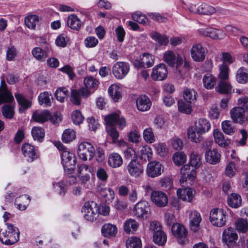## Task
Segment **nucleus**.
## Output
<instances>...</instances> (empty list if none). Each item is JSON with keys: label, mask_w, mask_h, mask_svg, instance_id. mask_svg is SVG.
Masks as SVG:
<instances>
[{"label": "nucleus", "mask_w": 248, "mask_h": 248, "mask_svg": "<svg viewBox=\"0 0 248 248\" xmlns=\"http://www.w3.org/2000/svg\"><path fill=\"white\" fill-rule=\"evenodd\" d=\"M210 220L214 226L222 227L226 221V212L221 208H214L210 212Z\"/></svg>", "instance_id": "1"}, {"label": "nucleus", "mask_w": 248, "mask_h": 248, "mask_svg": "<svg viewBox=\"0 0 248 248\" xmlns=\"http://www.w3.org/2000/svg\"><path fill=\"white\" fill-rule=\"evenodd\" d=\"M78 155L82 160H91L94 156V148L90 143L83 142L78 146Z\"/></svg>", "instance_id": "2"}, {"label": "nucleus", "mask_w": 248, "mask_h": 248, "mask_svg": "<svg viewBox=\"0 0 248 248\" xmlns=\"http://www.w3.org/2000/svg\"><path fill=\"white\" fill-rule=\"evenodd\" d=\"M171 232L181 244L184 245L188 243V232L183 225L178 223L173 224L171 226Z\"/></svg>", "instance_id": "3"}, {"label": "nucleus", "mask_w": 248, "mask_h": 248, "mask_svg": "<svg viewBox=\"0 0 248 248\" xmlns=\"http://www.w3.org/2000/svg\"><path fill=\"white\" fill-rule=\"evenodd\" d=\"M98 211V208L93 201L85 202L82 208L84 217L87 220L90 221H93L95 219Z\"/></svg>", "instance_id": "4"}, {"label": "nucleus", "mask_w": 248, "mask_h": 248, "mask_svg": "<svg viewBox=\"0 0 248 248\" xmlns=\"http://www.w3.org/2000/svg\"><path fill=\"white\" fill-rule=\"evenodd\" d=\"M151 201L158 207H164L168 203V198L166 193L160 191H153L150 194Z\"/></svg>", "instance_id": "5"}, {"label": "nucleus", "mask_w": 248, "mask_h": 248, "mask_svg": "<svg viewBox=\"0 0 248 248\" xmlns=\"http://www.w3.org/2000/svg\"><path fill=\"white\" fill-rule=\"evenodd\" d=\"M130 69L128 63L124 62H116L112 67V73L114 77L117 79L124 78L129 72Z\"/></svg>", "instance_id": "6"}, {"label": "nucleus", "mask_w": 248, "mask_h": 248, "mask_svg": "<svg viewBox=\"0 0 248 248\" xmlns=\"http://www.w3.org/2000/svg\"><path fill=\"white\" fill-rule=\"evenodd\" d=\"M6 225L8 232H0V241L6 245H14L16 243L15 236L13 234L15 231L14 225L10 223H7Z\"/></svg>", "instance_id": "7"}, {"label": "nucleus", "mask_w": 248, "mask_h": 248, "mask_svg": "<svg viewBox=\"0 0 248 248\" xmlns=\"http://www.w3.org/2000/svg\"><path fill=\"white\" fill-rule=\"evenodd\" d=\"M149 205L146 201H140L134 206V215L140 219H146L149 215Z\"/></svg>", "instance_id": "8"}, {"label": "nucleus", "mask_w": 248, "mask_h": 248, "mask_svg": "<svg viewBox=\"0 0 248 248\" xmlns=\"http://www.w3.org/2000/svg\"><path fill=\"white\" fill-rule=\"evenodd\" d=\"M206 51V49L200 44L193 45L190 49L191 57L197 62H202L204 60Z\"/></svg>", "instance_id": "9"}, {"label": "nucleus", "mask_w": 248, "mask_h": 248, "mask_svg": "<svg viewBox=\"0 0 248 248\" xmlns=\"http://www.w3.org/2000/svg\"><path fill=\"white\" fill-rule=\"evenodd\" d=\"M232 119L235 123L246 125L248 124V116L240 108L234 107L230 110Z\"/></svg>", "instance_id": "10"}, {"label": "nucleus", "mask_w": 248, "mask_h": 248, "mask_svg": "<svg viewBox=\"0 0 248 248\" xmlns=\"http://www.w3.org/2000/svg\"><path fill=\"white\" fill-rule=\"evenodd\" d=\"M90 94V91L84 88H82L79 90H72L70 101L74 105H79L81 104V98H86Z\"/></svg>", "instance_id": "11"}, {"label": "nucleus", "mask_w": 248, "mask_h": 248, "mask_svg": "<svg viewBox=\"0 0 248 248\" xmlns=\"http://www.w3.org/2000/svg\"><path fill=\"white\" fill-rule=\"evenodd\" d=\"M107 124V127H113L114 125L118 124L120 129H123L126 125L125 120L117 113H111L107 115L105 118Z\"/></svg>", "instance_id": "12"}, {"label": "nucleus", "mask_w": 248, "mask_h": 248, "mask_svg": "<svg viewBox=\"0 0 248 248\" xmlns=\"http://www.w3.org/2000/svg\"><path fill=\"white\" fill-rule=\"evenodd\" d=\"M62 160L65 170H73L76 161L74 154L69 151L64 150L62 154Z\"/></svg>", "instance_id": "13"}, {"label": "nucleus", "mask_w": 248, "mask_h": 248, "mask_svg": "<svg viewBox=\"0 0 248 248\" xmlns=\"http://www.w3.org/2000/svg\"><path fill=\"white\" fill-rule=\"evenodd\" d=\"M168 70L166 65L163 63H160L153 68L151 74V78L154 80L161 81L167 77Z\"/></svg>", "instance_id": "14"}, {"label": "nucleus", "mask_w": 248, "mask_h": 248, "mask_svg": "<svg viewBox=\"0 0 248 248\" xmlns=\"http://www.w3.org/2000/svg\"><path fill=\"white\" fill-rule=\"evenodd\" d=\"M14 100L12 93L7 89L4 80H1L0 85V105L11 103Z\"/></svg>", "instance_id": "15"}, {"label": "nucleus", "mask_w": 248, "mask_h": 248, "mask_svg": "<svg viewBox=\"0 0 248 248\" xmlns=\"http://www.w3.org/2000/svg\"><path fill=\"white\" fill-rule=\"evenodd\" d=\"M199 32L201 34L213 39H222L225 36V33L222 31L212 28L200 29Z\"/></svg>", "instance_id": "16"}, {"label": "nucleus", "mask_w": 248, "mask_h": 248, "mask_svg": "<svg viewBox=\"0 0 248 248\" xmlns=\"http://www.w3.org/2000/svg\"><path fill=\"white\" fill-rule=\"evenodd\" d=\"M238 236L235 231L232 228L225 230L222 236L223 242L229 247L235 245Z\"/></svg>", "instance_id": "17"}, {"label": "nucleus", "mask_w": 248, "mask_h": 248, "mask_svg": "<svg viewBox=\"0 0 248 248\" xmlns=\"http://www.w3.org/2000/svg\"><path fill=\"white\" fill-rule=\"evenodd\" d=\"M129 174L133 177L140 176L143 171V168L136 159H132L126 167Z\"/></svg>", "instance_id": "18"}, {"label": "nucleus", "mask_w": 248, "mask_h": 248, "mask_svg": "<svg viewBox=\"0 0 248 248\" xmlns=\"http://www.w3.org/2000/svg\"><path fill=\"white\" fill-rule=\"evenodd\" d=\"M16 101L18 105V111L20 114H25L27 110L31 107V102L21 94H16Z\"/></svg>", "instance_id": "19"}, {"label": "nucleus", "mask_w": 248, "mask_h": 248, "mask_svg": "<svg viewBox=\"0 0 248 248\" xmlns=\"http://www.w3.org/2000/svg\"><path fill=\"white\" fill-rule=\"evenodd\" d=\"M151 105L152 102L146 95H140L136 100L137 108L140 111L144 112L149 110Z\"/></svg>", "instance_id": "20"}, {"label": "nucleus", "mask_w": 248, "mask_h": 248, "mask_svg": "<svg viewBox=\"0 0 248 248\" xmlns=\"http://www.w3.org/2000/svg\"><path fill=\"white\" fill-rule=\"evenodd\" d=\"M162 171V166L159 162L153 161L148 164L147 172L149 176L153 178L158 176L161 174Z\"/></svg>", "instance_id": "21"}, {"label": "nucleus", "mask_w": 248, "mask_h": 248, "mask_svg": "<svg viewBox=\"0 0 248 248\" xmlns=\"http://www.w3.org/2000/svg\"><path fill=\"white\" fill-rule=\"evenodd\" d=\"M181 174L182 176L180 182L181 184L186 182L187 179L190 181L193 180L196 175L195 170L193 169L190 170L189 165H185L182 167L181 170Z\"/></svg>", "instance_id": "22"}, {"label": "nucleus", "mask_w": 248, "mask_h": 248, "mask_svg": "<svg viewBox=\"0 0 248 248\" xmlns=\"http://www.w3.org/2000/svg\"><path fill=\"white\" fill-rule=\"evenodd\" d=\"M189 221L191 229L194 232H197L199 229L200 223L202 221L200 214L196 211H191L189 216Z\"/></svg>", "instance_id": "23"}, {"label": "nucleus", "mask_w": 248, "mask_h": 248, "mask_svg": "<svg viewBox=\"0 0 248 248\" xmlns=\"http://www.w3.org/2000/svg\"><path fill=\"white\" fill-rule=\"evenodd\" d=\"M194 194V190L191 188L179 189L177 190V194L179 199L189 202L192 201Z\"/></svg>", "instance_id": "24"}, {"label": "nucleus", "mask_w": 248, "mask_h": 248, "mask_svg": "<svg viewBox=\"0 0 248 248\" xmlns=\"http://www.w3.org/2000/svg\"><path fill=\"white\" fill-rule=\"evenodd\" d=\"M21 150L24 155L28 158L29 161H33L37 158L34 147L31 144L28 143L23 144Z\"/></svg>", "instance_id": "25"}, {"label": "nucleus", "mask_w": 248, "mask_h": 248, "mask_svg": "<svg viewBox=\"0 0 248 248\" xmlns=\"http://www.w3.org/2000/svg\"><path fill=\"white\" fill-rule=\"evenodd\" d=\"M188 139L192 142L198 143L202 140V134L194 125L187 130Z\"/></svg>", "instance_id": "26"}, {"label": "nucleus", "mask_w": 248, "mask_h": 248, "mask_svg": "<svg viewBox=\"0 0 248 248\" xmlns=\"http://www.w3.org/2000/svg\"><path fill=\"white\" fill-rule=\"evenodd\" d=\"M221 155L216 149L209 150L205 153V158L206 161L211 164H216L219 162Z\"/></svg>", "instance_id": "27"}, {"label": "nucleus", "mask_w": 248, "mask_h": 248, "mask_svg": "<svg viewBox=\"0 0 248 248\" xmlns=\"http://www.w3.org/2000/svg\"><path fill=\"white\" fill-rule=\"evenodd\" d=\"M213 136L216 143L222 147H226L230 143V140L225 139L223 133L217 129L214 130Z\"/></svg>", "instance_id": "28"}, {"label": "nucleus", "mask_w": 248, "mask_h": 248, "mask_svg": "<svg viewBox=\"0 0 248 248\" xmlns=\"http://www.w3.org/2000/svg\"><path fill=\"white\" fill-rule=\"evenodd\" d=\"M102 235L106 237L115 236L117 233V228L113 224L110 223L105 224L101 229Z\"/></svg>", "instance_id": "29"}, {"label": "nucleus", "mask_w": 248, "mask_h": 248, "mask_svg": "<svg viewBox=\"0 0 248 248\" xmlns=\"http://www.w3.org/2000/svg\"><path fill=\"white\" fill-rule=\"evenodd\" d=\"M179 57L182 56L171 50H169L164 53L163 60L170 66H174L175 64L177 63Z\"/></svg>", "instance_id": "30"}, {"label": "nucleus", "mask_w": 248, "mask_h": 248, "mask_svg": "<svg viewBox=\"0 0 248 248\" xmlns=\"http://www.w3.org/2000/svg\"><path fill=\"white\" fill-rule=\"evenodd\" d=\"M83 23L75 15L72 14L68 16L67 19V26L74 30H79Z\"/></svg>", "instance_id": "31"}, {"label": "nucleus", "mask_w": 248, "mask_h": 248, "mask_svg": "<svg viewBox=\"0 0 248 248\" xmlns=\"http://www.w3.org/2000/svg\"><path fill=\"white\" fill-rule=\"evenodd\" d=\"M194 126L202 134L208 132L211 128V124L208 120L204 118L199 119L195 122Z\"/></svg>", "instance_id": "32"}, {"label": "nucleus", "mask_w": 248, "mask_h": 248, "mask_svg": "<svg viewBox=\"0 0 248 248\" xmlns=\"http://www.w3.org/2000/svg\"><path fill=\"white\" fill-rule=\"evenodd\" d=\"M123 162L122 157L118 153H113L108 156V164L112 168H118L123 164Z\"/></svg>", "instance_id": "33"}, {"label": "nucleus", "mask_w": 248, "mask_h": 248, "mask_svg": "<svg viewBox=\"0 0 248 248\" xmlns=\"http://www.w3.org/2000/svg\"><path fill=\"white\" fill-rule=\"evenodd\" d=\"M50 116V112L47 110L35 111L33 113L32 119L36 122L44 123L48 120Z\"/></svg>", "instance_id": "34"}, {"label": "nucleus", "mask_w": 248, "mask_h": 248, "mask_svg": "<svg viewBox=\"0 0 248 248\" xmlns=\"http://www.w3.org/2000/svg\"><path fill=\"white\" fill-rule=\"evenodd\" d=\"M106 202H109L114 198V192L109 187H100L98 190Z\"/></svg>", "instance_id": "35"}, {"label": "nucleus", "mask_w": 248, "mask_h": 248, "mask_svg": "<svg viewBox=\"0 0 248 248\" xmlns=\"http://www.w3.org/2000/svg\"><path fill=\"white\" fill-rule=\"evenodd\" d=\"M40 20L39 16L36 15H30L25 18V25L29 29L35 30Z\"/></svg>", "instance_id": "36"}, {"label": "nucleus", "mask_w": 248, "mask_h": 248, "mask_svg": "<svg viewBox=\"0 0 248 248\" xmlns=\"http://www.w3.org/2000/svg\"><path fill=\"white\" fill-rule=\"evenodd\" d=\"M202 82L203 87L205 89L211 90L216 84L217 78L211 74H206L203 77Z\"/></svg>", "instance_id": "37"}, {"label": "nucleus", "mask_w": 248, "mask_h": 248, "mask_svg": "<svg viewBox=\"0 0 248 248\" xmlns=\"http://www.w3.org/2000/svg\"><path fill=\"white\" fill-rule=\"evenodd\" d=\"M232 86L227 81V80H219V82L216 87L217 92L222 94H231L232 93Z\"/></svg>", "instance_id": "38"}, {"label": "nucleus", "mask_w": 248, "mask_h": 248, "mask_svg": "<svg viewBox=\"0 0 248 248\" xmlns=\"http://www.w3.org/2000/svg\"><path fill=\"white\" fill-rule=\"evenodd\" d=\"M139 225L138 223L133 219H127L124 224V229L126 233H133L137 231Z\"/></svg>", "instance_id": "39"}, {"label": "nucleus", "mask_w": 248, "mask_h": 248, "mask_svg": "<svg viewBox=\"0 0 248 248\" xmlns=\"http://www.w3.org/2000/svg\"><path fill=\"white\" fill-rule=\"evenodd\" d=\"M227 202L230 207L236 208L241 204V198L237 194L232 193L228 195Z\"/></svg>", "instance_id": "40"}, {"label": "nucleus", "mask_w": 248, "mask_h": 248, "mask_svg": "<svg viewBox=\"0 0 248 248\" xmlns=\"http://www.w3.org/2000/svg\"><path fill=\"white\" fill-rule=\"evenodd\" d=\"M197 93L193 89H186L184 91L183 97L184 100L187 103H194L197 99Z\"/></svg>", "instance_id": "41"}, {"label": "nucleus", "mask_w": 248, "mask_h": 248, "mask_svg": "<svg viewBox=\"0 0 248 248\" xmlns=\"http://www.w3.org/2000/svg\"><path fill=\"white\" fill-rule=\"evenodd\" d=\"M167 235L163 231L155 232L153 235L154 242L159 246H163L167 241Z\"/></svg>", "instance_id": "42"}, {"label": "nucleus", "mask_w": 248, "mask_h": 248, "mask_svg": "<svg viewBox=\"0 0 248 248\" xmlns=\"http://www.w3.org/2000/svg\"><path fill=\"white\" fill-rule=\"evenodd\" d=\"M1 113L5 118H13L15 115L14 106L9 104L4 105L1 107Z\"/></svg>", "instance_id": "43"}, {"label": "nucleus", "mask_w": 248, "mask_h": 248, "mask_svg": "<svg viewBox=\"0 0 248 248\" xmlns=\"http://www.w3.org/2000/svg\"><path fill=\"white\" fill-rule=\"evenodd\" d=\"M108 93L115 102L117 101L121 97L120 88L116 84L111 85L108 88Z\"/></svg>", "instance_id": "44"}, {"label": "nucleus", "mask_w": 248, "mask_h": 248, "mask_svg": "<svg viewBox=\"0 0 248 248\" xmlns=\"http://www.w3.org/2000/svg\"><path fill=\"white\" fill-rule=\"evenodd\" d=\"M236 78L240 83H247L248 81V73L247 72V69L244 67L239 69L237 72Z\"/></svg>", "instance_id": "45"}, {"label": "nucleus", "mask_w": 248, "mask_h": 248, "mask_svg": "<svg viewBox=\"0 0 248 248\" xmlns=\"http://www.w3.org/2000/svg\"><path fill=\"white\" fill-rule=\"evenodd\" d=\"M127 248H141V240L137 237L128 238L126 241Z\"/></svg>", "instance_id": "46"}, {"label": "nucleus", "mask_w": 248, "mask_h": 248, "mask_svg": "<svg viewBox=\"0 0 248 248\" xmlns=\"http://www.w3.org/2000/svg\"><path fill=\"white\" fill-rule=\"evenodd\" d=\"M221 126L223 131L227 135H232L235 132V128L230 121H223Z\"/></svg>", "instance_id": "47"}, {"label": "nucleus", "mask_w": 248, "mask_h": 248, "mask_svg": "<svg viewBox=\"0 0 248 248\" xmlns=\"http://www.w3.org/2000/svg\"><path fill=\"white\" fill-rule=\"evenodd\" d=\"M52 95L47 92L41 93L38 96V100L41 105L44 104L46 107L51 106Z\"/></svg>", "instance_id": "48"}, {"label": "nucleus", "mask_w": 248, "mask_h": 248, "mask_svg": "<svg viewBox=\"0 0 248 248\" xmlns=\"http://www.w3.org/2000/svg\"><path fill=\"white\" fill-rule=\"evenodd\" d=\"M76 137L75 131L71 129L65 130L62 135V140L65 143H68L75 139Z\"/></svg>", "instance_id": "49"}, {"label": "nucleus", "mask_w": 248, "mask_h": 248, "mask_svg": "<svg viewBox=\"0 0 248 248\" xmlns=\"http://www.w3.org/2000/svg\"><path fill=\"white\" fill-rule=\"evenodd\" d=\"M31 133L34 140L40 142L42 141L45 136L44 130L40 127H33Z\"/></svg>", "instance_id": "50"}, {"label": "nucleus", "mask_w": 248, "mask_h": 248, "mask_svg": "<svg viewBox=\"0 0 248 248\" xmlns=\"http://www.w3.org/2000/svg\"><path fill=\"white\" fill-rule=\"evenodd\" d=\"M178 110L182 113L189 114L191 112L192 107L190 103L180 100L178 103Z\"/></svg>", "instance_id": "51"}, {"label": "nucleus", "mask_w": 248, "mask_h": 248, "mask_svg": "<svg viewBox=\"0 0 248 248\" xmlns=\"http://www.w3.org/2000/svg\"><path fill=\"white\" fill-rule=\"evenodd\" d=\"M236 229L241 232H246L248 231V222L246 219L239 218L235 222Z\"/></svg>", "instance_id": "52"}, {"label": "nucleus", "mask_w": 248, "mask_h": 248, "mask_svg": "<svg viewBox=\"0 0 248 248\" xmlns=\"http://www.w3.org/2000/svg\"><path fill=\"white\" fill-rule=\"evenodd\" d=\"M48 52L49 50L45 51L40 47H37L32 50V54L36 59L42 61L47 57Z\"/></svg>", "instance_id": "53"}, {"label": "nucleus", "mask_w": 248, "mask_h": 248, "mask_svg": "<svg viewBox=\"0 0 248 248\" xmlns=\"http://www.w3.org/2000/svg\"><path fill=\"white\" fill-rule=\"evenodd\" d=\"M219 74L218 78L219 80H227L229 78V67L224 63H222L219 66Z\"/></svg>", "instance_id": "54"}, {"label": "nucleus", "mask_w": 248, "mask_h": 248, "mask_svg": "<svg viewBox=\"0 0 248 248\" xmlns=\"http://www.w3.org/2000/svg\"><path fill=\"white\" fill-rule=\"evenodd\" d=\"M183 61V57H179L178 58L177 63H176V70L178 72V76H179L181 78H184L185 77L188 75V70H186L185 69L183 68L181 65V63Z\"/></svg>", "instance_id": "55"}, {"label": "nucleus", "mask_w": 248, "mask_h": 248, "mask_svg": "<svg viewBox=\"0 0 248 248\" xmlns=\"http://www.w3.org/2000/svg\"><path fill=\"white\" fill-rule=\"evenodd\" d=\"M132 18L135 21L140 24L146 25L148 22L147 17L140 12H136L132 14Z\"/></svg>", "instance_id": "56"}, {"label": "nucleus", "mask_w": 248, "mask_h": 248, "mask_svg": "<svg viewBox=\"0 0 248 248\" xmlns=\"http://www.w3.org/2000/svg\"><path fill=\"white\" fill-rule=\"evenodd\" d=\"M143 137L144 140L148 143H153L155 139V136L151 127L145 129L143 132Z\"/></svg>", "instance_id": "57"}, {"label": "nucleus", "mask_w": 248, "mask_h": 248, "mask_svg": "<svg viewBox=\"0 0 248 248\" xmlns=\"http://www.w3.org/2000/svg\"><path fill=\"white\" fill-rule=\"evenodd\" d=\"M200 14L211 15L216 11L215 8L207 4L203 3L200 5Z\"/></svg>", "instance_id": "58"}, {"label": "nucleus", "mask_w": 248, "mask_h": 248, "mask_svg": "<svg viewBox=\"0 0 248 248\" xmlns=\"http://www.w3.org/2000/svg\"><path fill=\"white\" fill-rule=\"evenodd\" d=\"M190 164L195 168H198L202 164L201 156L196 153L192 152L190 156Z\"/></svg>", "instance_id": "59"}, {"label": "nucleus", "mask_w": 248, "mask_h": 248, "mask_svg": "<svg viewBox=\"0 0 248 248\" xmlns=\"http://www.w3.org/2000/svg\"><path fill=\"white\" fill-rule=\"evenodd\" d=\"M68 94V90L64 87L59 88L55 93L56 99L61 102H64V99Z\"/></svg>", "instance_id": "60"}, {"label": "nucleus", "mask_w": 248, "mask_h": 248, "mask_svg": "<svg viewBox=\"0 0 248 248\" xmlns=\"http://www.w3.org/2000/svg\"><path fill=\"white\" fill-rule=\"evenodd\" d=\"M98 81L92 77L86 78L84 80V84L86 88L85 89H94L98 85Z\"/></svg>", "instance_id": "61"}, {"label": "nucleus", "mask_w": 248, "mask_h": 248, "mask_svg": "<svg viewBox=\"0 0 248 248\" xmlns=\"http://www.w3.org/2000/svg\"><path fill=\"white\" fill-rule=\"evenodd\" d=\"M30 201V197L27 195L20 196L18 199L19 203L17 204L18 209L20 210H25Z\"/></svg>", "instance_id": "62"}, {"label": "nucleus", "mask_w": 248, "mask_h": 248, "mask_svg": "<svg viewBox=\"0 0 248 248\" xmlns=\"http://www.w3.org/2000/svg\"><path fill=\"white\" fill-rule=\"evenodd\" d=\"M173 160L176 165L180 166L186 162V156L183 152H177L173 155Z\"/></svg>", "instance_id": "63"}, {"label": "nucleus", "mask_w": 248, "mask_h": 248, "mask_svg": "<svg viewBox=\"0 0 248 248\" xmlns=\"http://www.w3.org/2000/svg\"><path fill=\"white\" fill-rule=\"evenodd\" d=\"M141 63L143 64L144 67H150L154 64V60L152 56L147 53H144L142 55V56L141 57Z\"/></svg>", "instance_id": "64"}]
</instances>
